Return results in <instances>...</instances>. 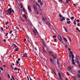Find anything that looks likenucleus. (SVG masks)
Listing matches in <instances>:
<instances>
[{"instance_id":"nucleus-1","label":"nucleus","mask_w":80,"mask_h":80,"mask_svg":"<svg viewBox=\"0 0 80 80\" xmlns=\"http://www.w3.org/2000/svg\"><path fill=\"white\" fill-rule=\"evenodd\" d=\"M8 13L9 14H11V13H12V8H9L8 10Z\"/></svg>"},{"instance_id":"nucleus-2","label":"nucleus","mask_w":80,"mask_h":80,"mask_svg":"<svg viewBox=\"0 0 80 80\" xmlns=\"http://www.w3.org/2000/svg\"><path fill=\"white\" fill-rule=\"evenodd\" d=\"M33 8L35 11H36L37 10V7L35 5H34L33 6Z\"/></svg>"},{"instance_id":"nucleus-3","label":"nucleus","mask_w":80,"mask_h":80,"mask_svg":"<svg viewBox=\"0 0 80 80\" xmlns=\"http://www.w3.org/2000/svg\"><path fill=\"white\" fill-rule=\"evenodd\" d=\"M28 8L29 11V12H32V9H31L30 6H28Z\"/></svg>"},{"instance_id":"nucleus-4","label":"nucleus","mask_w":80,"mask_h":80,"mask_svg":"<svg viewBox=\"0 0 80 80\" xmlns=\"http://www.w3.org/2000/svg\"><path fill=\"white\" fill-rule=\"evenodd\" d=\"M58 38L59 40L60 41V42H61V43H63V41H62V38L60 37V38H59V37H58Z\"/></svg>"},{"instance_id":"nucleus-5","label":"nucleus","mask_w":80,"mask_h":80,"mask_svg":"<svg viewBox=\"0 0 80 80\" xmlns=\"http://www.w3.org/2000/svg\"><path fill=\"white\" fill-rule=\"evenodd\" d=\"M61 62V60H60V59H58V62L57 63L58 65H59L60 63V62Z\"/></svg>"},{"instance_id":"nucleus-6","label":"nucleus","mask_w":80,"mask_h":80,"mask_svg":"<svg viewBox=\"0 0 80 80\" xmlns=\"http://www.w3.org/2000/svg\"><path fill=\"white\" fill-rule=\"evenodd\" d=\"M26 22L27 23H31V22H30V21L29 20H27V21H26Z\"/></svg>"},{"instance_id":"nucleus-7","label":"nucleus","mask_w":80,"mask_h":80,"mask_svg":"<svg viewBox=\"0 0 80 80\" xmlns=\"http://www.w3.org/2000/svg\"><path fill=\"white\" fill-rule=\"evenodd\" d=\"M28 55L27 54V53H25L23 55L24 57H27Z\"/></svg>"},{"instance_id":"nucleus-8","label":"nucleus","mask_w":80,"mask_h":80,"mask_svg":"<svg viewBox=\"0 0 80 80\" xmlns=\"http://www.w3.org/2000/svg\"><path fill=\"white\" fill-rule=\"evenodd\" d=\"M58 68L60 70H61V69H62V66L59 65L58 66Z\"/></svg>"},{"instance_id":"nucleus-9","label":"nucleus","mask_w":80,"mask_h":80,"mask_svg":"<svg viewBox=\"0 0 80 80\" xmlns=\"http://www.w3.org/2000/svg\"><path fill=\"white\" fill-rule=\"evenodd\" d=\"M58 75L60 79L61 80H62V79L61 78L62 77L61 76V75L60 74V73H58Z\"/></svg>"},{"instance_id":"nucleus-10","label":"nucleus","mask_w":80,"mask_h":80,"mask_svg":"<svg viewBox=\"0 0 80 80\" xmlns=\"http://www.w3.org/2000/svg\"><path fill=\"white\" fill-rule=\"evenodd\" d=\"M50 60L51 62H52V63H53V62H54V59H52V58H50Z\"/></svg>"},{"instance_id":"nucleus-11","label":"nucleus","mask_w":80,"mask_h":80,"mask_svg":"<svg viewBox=\"0 0 80 80\" xmlns=\"http://www.w3.org/2000/svg\"><path fill=\"white\" fill-rule=\"evenodd\" d=\"M42 42L43 45H44V46H46V43H45V42L43 40H42Z\"/></svg>"},{"instance_id":"nucleus-12","label":"nucleus","mask_w":80,"mask_h":80,"mask_svg":"<svg viewBox=\"0 0 80 80\" xmlns=\"http://www.w3.org/2000/svg\"><path fill=\"white\" fill-rule=\"evenodd\" d=\"M37 5L39 8V9L40 10H41V7H40V5H39V4H37Z\"/></svg>"},{"instance_id":"nucleus-13","label":"nucleus","mask_w":80,"mask_h":80,"mask_svg":"<svg viewBox=\"0 0 80 80\" xmlns=\"http://www.w3.org/2000/svg\"><path fill=\"white\" fill-rule=\"evenodd\" d=\"M72 58H74V55L73 54H71Z\"/></svg>"},{"instance_id":"nucleus-14","label":"nucleus","mask_w":80,"mask_h":80,"mask_svg":"<svg viewBox=\"0 0 80 80\" xmlns=\"http://www.w3.org/2000/svg\"><path fill=\"white\" fill-rule=\"evenodd\" d=\"M73 79H74V80H76L77 79V78H76V77H72Z\"/></svg>"},{"instance_id":"nucleus-15","label":"nucleus","mask_w":80,"mask_h":80,"mask_svg":"<svg viewBox=\"0 0 80 80\" xmlns=\"http://www.w3.org/2000/svg\"><path fill=\"white\" fill-rule=\"evenodd\" d=\"M19 6H20V7H21V8H23V6H22V5L21 4H20V5H19Z\"/></svg>"},{"instance_id":"nucleus-16","label":"nucleus","mask_w":80,"mask_h":80,"mask_svg":"<svg viewBox=\"0 0 80 80\" xmlns=\"http://www.w3.org/2000/svg\"><path fill=\"white\" fill-rule=\"evenodd\" d=\"M71 69H72V68H71V67H69L68 69V71H70V70H71Z\"/></svg>"},{"instance_id":"nucleus-17","label":"nucleus","mask_w":80,"mask_h":80,"mask_svg":"<svg viewBox=\"0 0 80 80\" xmlns=\"http://www.w3.org/2000/svg\"><path fill=\"white\" fill-rule=\"evenodd\" d=\"M49 53H50V54H52V53H53V51H50Z\"/></svg>"},{"instance_id":"nucleus-18","label":"nucleus","mask_w":80,"mask_h":80,"mask_svg":"<svg viewBox=\"0 0 80 80\" xmlns=\"http://www.w3.org/2000/svg\"><path fill=\"white\" fill-rule=\"evenodd\" d=\"M13 46L14 47H15V48H17V46L16 45L13 44Z\"/></svg>"},{"instance_id":"nucleus-19","label":"nucleus","mask_w":80,"mask_h":80,"mask_svg":"<svg viewBox=\"0 0 80 80\" xmlns=\"http://www.w3.org/2000/svg\"><path fill=\"white\" fill-rule=\"evenodd\" d=\"M71 22V21H68L67 22V23H68V24H70Z\"/></svg>"},{"instance_id":"nucleus-20","label":"nucleus","mask_w":80,"mask_h":80,"mask_svg":"<svg viewBox=\"0 0 80 80\" xmlns=\"http://www.w3.org/2000/svg\"><path fill=\"white\" fill-rule=\"evenodd\" d=\"M68 38L69 39V41L70 42H72V40H71V38L69 37H68Z\"/></svg>"},{"instance_id":"nucleus-21","label":"nucleus","mask_w":80,"mask_h":80,"mask_svg":"<svg viewBox=\"0 0 80 80\" xmlns=\"http://www.w3.org/2000/svg\"><path fill=\"white\" fill-rule=\"evenodd\" d=\"M18 50V48H16L15 49V51L16 52H17Z\"/></svg>"},{"instance_id":"nucleus-22","label":"nucleus","mask_w":80,"mask_h":80,"mask_svg":"<svg viewBox=\"0 0 80 80\" xmlns=\"http://www.w3.org/2000/svg\"><path fill=\"white\" fill-rule=\"evenodd\" d=\"M1 30H2V32H4V30L3 28L1 27Z\"/></svg>"},{"instance_id":"nucleus-23","label":"nucleus","mask_w":80,"mask_h":80,"mask_svg":"<svg viewBox=\"0 0 80 80\" xmlns=\"http://www.w3.org/2000/svg\"><path fill=\"white\" fill-rule=\"evenodd\" d=\"M59 17H60V18H62V17H63V16H62L60 14H59Z\"/></svg>"},{"instance_id":"nucleus-24","label":"nucleus","mask_w":80,"mask_h":80,"mask_svg":"<svg viewBox=\"0 0 80 80\" xmlns=\"http://www.w3.org/2000/svg\"><path fill=\"white\" fill-rule=\"evenodd\" d=\"M62 19L64 20V21H65V17H62Z\"/></svg>"},{"instance_id":"nucleus-25","label":"nucleus","mask_w":80,"mask_h":80,"mask_svg":"<svg viewBox=\"0 0 80 80\" xmlns=\"http://www.w3.org/2000/svg\"><path fill=\"white\" fill-rule=\"evenodd\" d=\"M60 20L61 21V22H63V20L62 18L60 19Z\"/></svg>"},{"instance_id":"nucleus-26","label":"nucleus","mask_w":80,"mask_h":80,"mask_svg":"<svg viewBox=\"0 0 80 80\" xmlns=\"http://www.w3.org/2000/svg\"><path fill=\"white\" fill-rule=\"evenodd\" d=\"M21 20H22V21H23V22H25V20H24V19H23L22 18H21Z\"/></svg>"},{"instance_id":"nucleus-27","label":"nucleus","mask_w":80,"mask_h":80,"mask_svg":"<svg viewBox=\"0 0 80 80\" xmlns=\"http://www.w3.org/2000/svg\"><path fill=\"white\" fill-rule=\"evenodd\" d=\"M52 63L53 64V65H56V62H53Z\"/></svg>"},{"instance_id":"nucleus-28","label":"nucleus","mask_w":80,"mask_h":80,"mask_svg":"<svg viewBox=\"0 0 80 80\" xmlns=\"http://www.w3.org/2000/svg\"><path fill=\"white\" fill-rule=\"evenodd\" d=\"M40 5L41 6H42L43 5V2H41Z\"/></svg>"},{"instance_id":"nucleus-29","label":"nucleus","mask_w":80,"mask_h":80,"mask_svg":"<svg viewBox=\"0 0 80 80\" xmlns=\"http://www.w3.org/2000/svg\"><path fill=\"white\" fill-rule=\"evenodd\" d=\"M71 20H73L74 19V17H72L71 18Z\"/></svg>"},{"instance_id":"nucleus-30","label":"nucleus","mask_w":80,"mask_h":80,"mask_svg":"<svg viewBox=\"0 0 80 80\" xmlns=\"http://www.w3.org/2000/svg\"><path fill=\"white\" fill-rule=\"evenodd\" d=\"M18 70V69H17V68H14V70Z\"/></svg>"},{"instance_id":"nucleus-31","label":"nucleus","mask_w":80,"mask_h":80,"mask_svg":"<svg viewBox=\"0 0 80 80\" xmlns=\"http://www.w3.org/2000/svg\"><path fill=\"white\" fill-rule=\"evenodd\" d=\"M0 68L1 70H2V71H3V68H2L1 67Z\"/></svg>"},{"instance_id":"nucleus-32","label":"nucleus","mask_w":80,"mask_h":80,"mask_svg":"<svg viewBox=\"0 0 80 80\" xmlns=\"http://www.w3.org/2000/svg\"><path fill=\"white\" fill-rule=\"evenodd\" d=\"M12 79H13V80H15V79H14V77H13V76H12Z\"/></svg>"},{"instance_id":"nucleus-33","label":"nucleus","mask_w":80,"mask_h":80,"mask_svg":"<svg viewBox=\"0 0 80 80\" xmlns=\"http://www.w3.org/2000/svg\"><path fill=\"white\" fill-rule=\"evenodd\" d=\"M8 33H6V35H5V36L6 37H7V35H8Z\"/></svg>"},{"instance_id":"nucleus-34","label":"nucleus","mask_w":80,"mask_h":80,"mask_svg":"<svg viewBox=\"0 0 80 80\" xmlns=\"http://www.w3.org/2000/svg\"><path fill=\"white\" fill-rule=\"evenodd\" d=\"M72 61L73 62H75V60H74V59H72Z\"/></svg>"},{"instance_id":"nucleus-35","label":"nucleus","mask_w":80,"mask_h":80,"mask_svg":"<svg viewBox=\"0 0 80 80\" xmlns=\"http://www.w3.org/2000/svg\"><path fill=\"white\" fill-rule=\"evenodd\" d=\"M67 20L68 21H70V19L69 18H67Z\"/></svg>"},{"instance_id":"nucleus-36","label":"nucleus","mask_w":80,"mask_h":80,"mask_svg":"<svg viewBox=\"0 0 80 80\" xmlns=\"http://www.w3.org/2000/svg\"><path fill=\"white\" fill-rule=\"evenodd\" d=\"M72 64H73V65H75V61H74V62H72Z\"/></svg>"},{"instance_id":"nucleus-37","label":"nucleus","mask_w":80,"mask_h":80,"mask_svg":"<svg viewBox=\"0 0 80 80\" xmlns=\"http://www.w3.org/2000/svg\"><path fill=\"white\" fill-rule=\"evenodd\" d=\"M24 17L25 18L26 21H27V17L26 16H25V17Z\"/></svg>"},{"instance_id":"nucleus-38","label":"nucleus","mask_w":80,"mask_h":80,"mask_svg":"<svg viewBox=\"0 0 80 80\" xmlns=\"http://www.w3.org/2000/svg\"><path fill=\"white\" fill-rule=\"evenodd\" d=\"M39 24L41 25H42V23H41V22H39Z\"/></svg>"},{"instance_id":"nucleus-39","label":"nucleus","mask_w":80,"mask_h":80,"mask_svg":"<svg viewBox=\"0 0 80 80\" xmlns=\"http://www.w3.org/2000/svg\"><path fill=\"white\" fill-rule=\"evenodd\" d=\"M12 32H13V31H11L9 32L10 34H11V33H12Z\"/></svg>"},{"instance_id":"nucleus-40","label":"nucleus","mask_w":80,"mask_h":80,"mask_svg":"<svg viewBox=\"0 0 80 80\" xmlns=\"http://www.w3.org/2000/svg\"><path fill=\"white\" fill-rule=\"evenodd\" d=\"M38 2H39V3H41V0H38Z\"/></svg>"},{"instance_id":"nucleus-41","label":"nucleus","mask_w":80,"mask_h":80,"mask_svg":"<svg viewBox=\"0 0 80 80\" xmlns=\"http://www.w3.org/2000/svg\"><path fill=\"white\" fill-rule=\"evenodd\" d=\"M77 22H80V20L79 19L77 20Z\"/></svg>"},{"instance_id":"nucleus-42","label":"nucleus","mask_w":80,"mask_h":80,"mask_svg":"<svg viewBox=\"0 0 80 80\" xmlns=\"http://www.w3.org/2000/svg\"><path fill=\"white\" fill-rule=\"evenodd\" d=\"M3 66L4 68H6V66L4 65H3Z\"/></svg>"},{"instance_id":"nucleus-43","label":"nucleus","mask_w":80,"mask_h":80,"mask_svg":"<svg viewBox=\"0 0 80 80\" xmlns=\"http://www.w3.org/2000/svg\"><path fill=\"white\" fill-rule=\"evenodd\" d=\"M63 28L64 29V30L66 29V28L65 27V26H63Z\"/></svg>"},{"instance_id":"nucleus-44","label":"nucleus","mask_w":80,"mask_h":80,"mask_svg":"<svg viewBox=\"0 0 80 80\" xmlns=\"http://www.w3.org/2000/svg\"><path fill=\"white\" fill-rule=\"evenodd\" d=\"M74 25H76L77 24V23H76V22L75 21L74 22Z\"/></svg>"},{"instance_id":"nucleus-45","label":"nucleus","mask_w":80,"mask_h":80,"mask_svg":"<svg viewBox=\"0 0 80 80\" xmlns=\"http://www.w3.org/2000/svg\"><path fill=\"white\" fill-rule=\"evenodd\" d=\"M64 40L66 42H67V39L66 38H65Z\"/></svg>"},{"instance_id":"nucleus-46","label":"nucleus","mask_w":80,"mask_h":80,"mask_svg":"<svg viewBox=\"0 0 80 80\" xmlns=\"http://www.w3.org/2000/svg\"><path fill=\"white\" fill-rule=\"evenodd\" d=\"M22 10L23 11H24V12H25V8H23Z\"/></svg>"},{"instance_id":"nucleus-47","label":"nucleus","mask_w":80,"mask_h":80,"mask_svg":"<svg viewBox=\"0 0 80 80\" xmlns=\"http://www.w3.org/2000/svg\"><path fill=\"white\" fill-rule=\"evenodd\" d=\"M16 63H17V64H18V63H19V62L18 61H17L16 62Z\"/></svg>"},{"instance_id":"nucleus-48","label":"nucleus","mask_w":80,"mask_h":80,"mask_svg":"<svg viewBox=\"0 0 80 80\" xmlns=\"http://www.w3.org/2000/svg\"><path fill=\"white\" fill-rule=\"evenodd\" d=\"M42 20H43V21H45V19L43 18H42Z\"/></svg>"},{"instance_id":"nucleus-49","label":"nucleus","mask_w":80,"mask_h":80,"mask_svg":"<svg viewBox=\"0 0 80 80\" xmlns=\"http://www.w3.org/2000/svg\"><path fill=\"white\" fill-rule=\"evenodd\" d=\"M18 61H20V58H18Z\"/></svg>"},{"instance_id":"nucleus-50","label":"nucleus","mask_w":80,"mask_h":80,"mask_svg":"<svg viewBox=\"0 0 80 80\" xmlns=\"http://www.w3.org/2000/svg\"><path fill=\"white\" fill-rule=\"evenodd\" d=\"M57 37V36H53V38H56Z\"/></svg>"},{"instance_id":"nucleus-51","label":"nucleus","mask_w":80,"mask_h":80,"mask_svg":"<svg viewBox=\"0 0 80 80\" xmlns=\"http://www.w3.org/2000/svg\"><path fill=\"white\" fill-rule=\"evenodd\" d=\"M43 52H44L46 53H47V51L45 50H43Z\"/></svg>"},{"instance_id":"nucleus-52","label":"nucleus","mask_w":80,"mask_h":80,"mask_svg":"<svg viewBox=\"0 0 80 80\" xmlns=\"http://www.w3.org/2000/svg\"><path fill=\"white\" fill-rule=\"evenodd\" d=\"M73 6H74V7H76V5H75V4H73Z\"/></svg>"},{"instance_id":"nucleus-53","label":"nucleus","mask_w":80,"mask_h":80,"mask_svg":"<svg viewBox=\"0 0 80 80\" xmlns=\"http://www.w3.org/2000/svg\"><path fill=\"white\" fill-rule=\"evenodd\" d=\"M12 12L13 13H15V12H14V11H13V10H12Z\"/></svg>"},{"instance_id":"nucleus-54","label":"nucleus","mask_w":80,"mask_h":80,"mask_svg":"<svg viewBox=\"0 0 80 80\" xmlns=\"http://www.w3.org/2000/svg\"><path fill=\"white\" fill-rule=\"evenodd\" d=\"M24 12L25 14H26V15L27 14V12L26 11H25Z\"/></svg>"},{"instance_id":"nucleus-55","label":"nucleus","mask_w":80,"mask_h":80,"mask_svg":"<svg viewBox=\"0 0 80 80\" xmlns=\"http://www.w3.org/2000/svg\"><path fill=\"white\" fill-rule=\"evenodd\" d=\"M35 31L37 33H38V32H37V30H36Z\"/></svg>"},{"instance_id":"nucleus-56","label":"nucleus","mask_w":80,"mask_h":80,"mask_svg":"<svg viewBox=\"0 0 80 80\" xmlns=\"http://www.w3.org/2000/svg\"><path fill=\"white\" fill-rule=\"evenodd\" d=\"M57 40V39H54V42H56V41Z\"/></svg>"},{"instance_id":"nucleus-57","label":"nucleus","mask_w":80,"mask_h":80,"mask_svg":"<svg viewBox=\"0 0 80 80\" xmlns=\"http://www.w3.org/2000/svg\"><path fill=\"white\" fill-rule=\"evenodd\" d=\"M70 53H71V54H73V52L72 51L70 52Z\"/></svg>"},{"instance_id":"nucleus-58","label":"nucleus","mask_w":80,"mask_h":80,"mask_svg":"<svg viewBox=\"0 0 80 80\" xmlns=\"http://www.w3.org/2000/svg\"><path fill=\"white\" fill-rule=\"evenodd\" d=\"M27 78L28 80H29V78H28V76L27 77Z\"/></svg>"},{"instance_id":"nucleus-59","label":"nucleus","mask_w":80,"mask_h":80,"mask_svg":"<svg viewBox=\"0 0 80 80\" xmlns=\"http://www.w3.org/2000/svg\"><path fill=\"white\" fill-rule=\"evenodd\" d=\"M24 42H26V39H24Z\"/></svg>"},{"instance_id":"nucleus-60","label":"nucleus","mask_w":80,"mask_h":80,"mask_svg":"<svg viewBox=\"0 0 80 80\" xmlns=\"http://www.w3.org/2000/svg\"><path fill=\"white\" fill-rule=\"evenodd\" d=\"M4 42H6L7 41H6V40L5 39H4L3 40Z\"/></svg>"},{"instance_id":"nucleus-61","label":"nucleus","mask_w":80,"mask_h":80,"mask_svg":"<svg viewBox=\"0 0 80 80\" xmlns=\"http://www.w3.org/2000/svg\"><path fill=\"white\" fill-rule=\"evenodd\" d=\"M77 25L78 26V27H80V25H79V24L78 23L77 24Z\"/></svg>"},{"instance_id":"nucleus-62","label":"nucleus","mask_w":80,"mask_h":80,"mask_svg":"<svg viewBox=\"0 0 80 80\" xmlns=\"http://www.w3.org/2000/svg\"><path fill=\"white\" fill-rule=\"evenodd\" d=\"M76 30H78V28H76Z\"/></svg>"},{"instance_id":"nucleus-63","label":"nucleus","mask_w":80,"mask_h":80,"mask_svg":"<svg viewBox=\"0 0 80 80\" xmlns=\"http://www.w3.org/2000/svg\"><path fill=\"white\" fill-rule=\"evenodd\" d=\"M68 50H69V51H71V49H70V48H68Z\"/></svg>"},{"instance_id":"nucleus-64","label":"nucleus","mask_w":80,"mask_h":80,"mask_svg":"<svg viewBox=\"0 0 80 80\" xmlns=\"http://www.w3.org/2000/svg\"><path fill=\"white\" fill-rule=\"evenodd\" d=\"M62 38L64 40V39L65 38H64L63 36L62 37Z\"/></svg>"}]
</instances>
